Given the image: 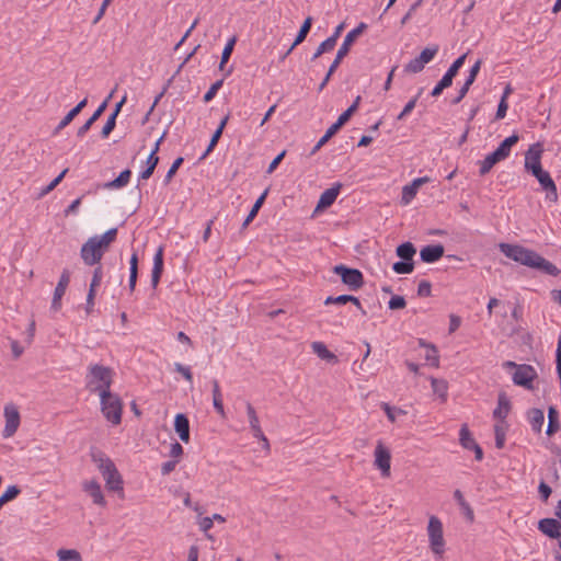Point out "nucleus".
<instances>
[{"instance_id": "obj_1", "label": "nucleus", "mask_w": 561, "mask_h": 561, "mask_svg": "<svg viewBox=\"0 0 561 561\" xmlns=\"http://www.w3.org/2000/svg\"><path fill=\"white\" fill-rule=\"evenodd\" d=\"M499 249L506 257L527 267L539 270L551 276H557L560 273L559 268L554 264L542 257L534 250L524 248L519 244L503 242L499 244Z\"/></svg>"}, {"instance_id": "obj_2", "label": "nucleus", "mask_w": 561, "mask_h": 561, "mask_svg": "<svg viewBox=\"0 0 561 561\" xmlns=\"http://www.w3.org/2000/svg\"><path fill=\"white\" fill-rule=\"evenodd\" d=\"M92 460L96 463L107 490L118 492L121 499L124 497V481L115 463L103 453L92 454Z\"/></svg>"}, {"instance_id": "obj_3", "label": "nucleus", "mask_w": 561, "mask_h": 561, "mask_svg": "<svg viewBox=\"0 0 561 561\" xmlns=\"http://www.w3.org/2000/svg\"><path fill=\"white\" fill-rule=\"evenodd\" d=\"M113 376L114 371L112 368L100 364H92L88 368L85 387L90 392L98 393L99 396L103 391L108 392L111 391Z\"/></svg>"}, {"instance_id": "obj_4", "label": "nucleus", "mask_w": 561, "mask_h": 561, "mask_svg": "<svg viewBox=\"0 0 561 561\" xmlns=\"http://www.w3.org/2000/svg\"><path fill=\"white\" fill-rule=\"evenodd\" d=\"M101 412L104 417L113 425H118L122 422L123 402L121 398L108 391L100 394Z\"/></svg>"}, {"instance_id": "obj_5", "label": "nucleus", "mask_w": 561, "mask_h": 561, "mask_svg": "<svg viewBox=\"0 0 561 561\" xmlns=\"http://www.w3.org/2000/svg\"><path fill=\"white\" fill-rule=\"evenodd\" d=\"M427 534L430 540V548L432 552L442 558L445 552V540L443 533V524L436 516H431L427 525Z\"/></svg>"}, {"instance_id": "obj_6", "label": "nucleus", "mask_w": 561, "mask_h": 561, "mask_svg": "<svg viewBox=\"0 0 561 561\" xmlns=\"http://www.w3.org/2000/svg\"><path fill=\"white\" fill-rule=\"evenodd\" d=\"M333 273L341 277V280L351 290H358L364 285L363 273L357 268H352L343 264L335 265Z\"/></svg>"}, {"instance_id": "obj_7", "label": "nucleus", "mask_w": 561, "mask_h": 561, "mask_svg": "<svg viewBox=\"0 0 561 561\" xmlns=\"http://www.w3.org/2000/svg\"><path fill=\"white\" fill-rule=\"evenodd\" d=\"M103 254L104 251L100 247V243L96 242V236L89 238L80 251L82 261L89 266L99 264Z\"/></svg>"}, {"instance_id": "obj_8", "label": "nucleus", "mask_w": 561, "mask_h": 561, "mask_svg": "<svg viewBox=\"0 0 561 561\" xmlns=\"http://www.w3.org/2000/svg\"><path fill=\"white\" fill-rule=\"evenodd\" d=\"M367 28V24L360 22L355 28L346 34L342 45L340 46L336 56L333 60V67L337 68L343 60V58L348 54L351 46L356 41V38Z\"/></svg>"}, {"instance_id": "obj_9", "label": "nucleus", "mask_w": 561, "mask_h": 561, "mask_svg": "<svg viewBox=\"0 0 561 561\" xmlns=\"http://www.w3.org/2000/svg\"><path fill=\"white\" fill-rule=\"evenodd\" d=\"M3 415L5 419V425L2 432V436L4 438H9L16 433L20 426L21 416L18 407L13 403H8L4 405Z\"/></svg>"}, {"instance_id": "obj_10", "label": "nucleus", "mask_w": 561, "mask_h": 561, "mask_svg": "<svg viewBox=\"0 0 561 561\" xmlns=\"http://www.w3.org/2000/svg\"><path fill=\"white\" fill-rule=\"evenodd\" d=\"M375 466L381 471L385 478L390 477L391 473V454L390 450L379 440L376 445L375 451Z\"/></svg>"}, {"instance_id": "obj_11", "label": "nucleus", "mask_w": 561, "mask_h": 561, "mask_svg": "<svg viewBox=\"0 0 561 561\" xmlns=\"http://www.w3.org/2000/svg\"><path fill=\"white\" fill-rule=\"evenodd\" d=\"M536 369L527 364H520L513 374V382L517 386L533 390V381L537 378Z\"/></svg>"}, {"instance_id": "obj_12", "label": "nucleus", "mask_w": 561, "mask_h": 561, "mask_svg": "<svg viewBox=\"0 0 561 561\" xmlns=\"http://www.w3.org/2000/svg\"><path fill=\"white\" fill-rule=\"evenodd\" d=\"M543 153V146L541 142H535L529 146L528 150L525 153V169L531 174L537 172V170L542 169L541 167V156Z\"/></svg>"}, {"instance_id": "obj_13", "label": "nucleus", "mask_w": 561, "mask_h": 561, "mask_svg": "<svg viewBox=\"0 0 561 561\" xmlns=\"http://www.w3.org/2000/svg\"><path fill=\"white\" fill-rule=\"evenodd\" d=\"M533 175L538 180L542 190L547 192V198H549L551 202H556L558 199L557 186L549 172L540 169L533 173Z\"/></svg>"}, {"instance_id": "obj_14", "label": "nucleus", "mask_w": 561, "mask_h": 561, "mask_svg": "<svg viewBox=\"0 0 561 561\" xmlns=\"http://www.w3.org/2000/svg\"><path fill=\"white\" fill-rule=\"evenodd\" d=\"M70 283V272L65 268L60 275L59 282L55 288L54 297L51 301V309L58 311L61 308V298L66 293V289Z\"/></svg>"}, {"instance_id": "obj_15", "label": "nucleus", "mask_w": 561, "mask_h": 561, "mask_svg": "<svg viewBox=\"0 0 561 561\" xmlns=\"http://www.w3.org/2000/svg\"><path fill=\"white\" fill-rule=\"evenodd\" d=\"M538 529L552 539L561 538V523L554 518H542L538 523Z\"/></svg>"}, {"instance_id": "obj_16", "label": "nucleus", "mask_w": 561, "mask_h": 561, "mask_svg": "<svg viewBox=\"0 0 561 561\" xmlns=\"http://www.w3.org/2000/svg\"><path fill=\"white\" fill-rule=\"evenodd\" d=\"M82 489L85 493H88L91 496L92 502L94 504L100 506L106 505V501L101 490V485L96 480L84 481L82 483Z\"/></svg>"}, {"instance_id": "obj_17", "label": "nucleus", "mask_w": 561, "mask_h": 561, "mask_svg": "<svg viewBox=\"0 0 561 561\" xmlns=\"http://www.w3.org/2000/svg\"><path fill=\"white\" fill-rule=\"evenodd\" d=\"M174 430L180 439L187 444L190 442V421L183 413H178L174 417Z\"/></svg>"}, {"instance_id": "obj_18", "label": "nucleus", "mask_w": 561, "mask_h": 561, "mask_svg": "<svg viewBox=\"0 0 561 561\" xmlns=\"http://www.w3.org/2000/svg\"><path fill=\"white\" fill-rule=\"evenodd\" d=\"M341 188L342 184L340 182L334 183L330 188H327L320 195L317 208L319 209L330 207L335 202Z\"/></svg>"}, {"instance_id": "obj_19", "label": "nucleus", "mask_w": 561, "mask_h": 561, "mask_svg": "<svg viewBox=\"0 0 561 561\" xmlns=\"http://www.w3.org/2000/svg\"><path fill=\"white\" fill-rule=\"evenodd\" d=\"M445 249L442 244L426 245L421 252V260L425 263H434L443 257Z\"/></svg>"}, {"instance_id": "obj_20", "label": "nucleus", "mask_w": 561, "mask_h": 561, "mask_svg": "<svg viewBox=\"0 0 561 561\" xmlns=\"http://www.w3.org/2000/svg\"><path fill=\"white\" fill-rule=\"evenodd\" d=\"M511 401L505 392H500L497 397V407L493 411V417L505 423V419L511 411Z\"/></svg>"}, {"instance_id": "obj_21", "label": "nucleus", "mask_w": 561, "mask_h": 561, "mask_svg": "<svg viewBox=\"0 0 561 561\" xmlns=\"http://www.w3.org/2000/svg\"><path fill=\"white\" fill-rule=\"evenodd\" d=\"M245 410H247L250 430L253 434V437H263V431H262V427L260 424L257 413L251 402H249V401L245 402Z\"/></svg>"}, {"instance_id": "obj_22", "label": "nucleus", "mask_w": 561, "mask_h": 561, "mask_svg": "<svg viewBox=\"0 0 561 561\" xmlns=\"http://www.w3.org/2000/svg\"><path fill=\"white\" fill-rule=\"evenodd\" d=\"M88 101L83 99L80 101L73 108H71L66 116L59 122V124L55 127L53 134H59L66 126H68L77 115L85 107Z\"/></svg>"}, {"instance_id": "obj_23", "label": "nucleus", "mask_w": 561, "mask_h": 561, "mask_svg": "<svg viewBox=\"0 0 561 561\" xmlns=\"http://www.w3.org/2000/svg\"><path fill=\"white\" fill-rule=\"evenodd\" d=\"M111 98H112V93L108 95V98L105 101L102 102V104H100V106L94 111V113L90 116V118L82 126H80L78 128L77 136L79 138L83 137L89 131L91 126L100 118V116L103 114V112L105 111V108L107 106L108 99H111Z\"/></svg>"}, {"instance_id": "obj_24", "label": "nucleus", "mask_w": 561, "mask_h": 561, "mask_svg": "<svg viewBox=\"0 0 561 561\" xmlns=\"http://www.w3.org/2000/svg\"><path fill=\"white\" fill-rule=\"evenodd\" d=\"M162 272H163V250H162V248H159V250L157 251V253L154 254V257H153V267H152V273H151V285L153 288H157V286L160 282Z\"/></svg>"}, {"instance_id": "obj_25", "label": "nucleus", "mask_w": 561, "mask_h": 561, "mask_svg": "<svg viewBox=\"0 0 561 561\" xmlns=\"http://www.w3.org/2000/svg\"><path fill=\"white\" fill-rule=\"evenodd\" d=\"M504 159L497 153L495 150L491 153H489L482 161L479 162L480 170L479 174L481 176H484L488 174L491 169L499 162L503 161Z\"/></svg>"}, {"instance_id": "obj_26", "label": "nucleus", "mask_w": 561, "mask_h": 561, "mask_svg": "<svg viewBox=\"0 0 561 561\" xmlns=\"http://www.w3.org/2000/svg\"><path fill=\"white\" fill-rule=\"evenodd\" d=\"M527 416L533 431L540 433L545 422L543 411L541 409L533 408L528 411Z\"/></svg>"}, {"instance_id": "obj_27", "label": "nucleus", "mask_w": 561, "mask_h": 561, "mask_svg": "<svg viewBox=\"0 0 561 561\" xmlns=\"http://www.w3.org/2000/svg\"><path fill=\"white\" fill-rule=\"evenodd\" d=\"M560 430V422H559V412L554 407H549L548 409V425L546 430V434L548 436H552Z\"/></svg>"}, {"instance_id": "obj_28", "label": "nucleus", "mask_w": 561, "mask_h": 561, "mask_svg": "<svg viewBox=\"0 0 561 561\" xmlns=\"http://www.w3.org/2000/svg\"><path fill=\"white\" fill-rule=\"evenodd\" d=\"M312 351L323 360L337 363V357L322 342H313Z\"/></svg>"}, {"instance_id": "obj_29", "label": "nucleus", "mask_w": 561, "mask_h": 561, "mask_svg": "<svg viewBox=\"0 0 561 561\" xmlns=\"http://www.w3.org/2000/svg\"><path fill=\"white\" fill-rule=\"evenodd\" d=\"M519 140V136L516 134H513L512 136L505 138L500 146L495 149L497 153L505 160L512 150V147L516 145Z\"/></svg>"}, {"instance_id": "obj_30", "label": "nucleus", "mask_w": 561, "mask_h": 561, "mask_svg": "<svg viewBox=\"0 0 561 561\" xmlns=\"http://www.w3.org/2000/svg\"><path fill=\"white\" fill-rule=\"evenodd\" d=\"M312 18L311 16H307L304 21V23L301 24L299 31H298V34L296 35V38L294 41V43L291 44V46L289 47V51H293V49L298 46L299 44H301L308 33L310 32V28H311V25H312Z\"/></svg>"}, {"instance_id": "obj_31", "label": "nucleus", "mask_w": 561, "mask_h": 561, "mask_svg": "<svg viewBox=\"0 0 561 561\" xmlns=\"http://www.w3.org/2000/svg\"><path fill=\"white\" fill-rule=\"evenodd\" d=\"M416 249L411 242H404L397 247L396 254L403 261L413 262Z\"/></svg>"}, {"instance_id": "obj_32", "label": "nucleus", "mask_w": 561, "mask_h": 561, "mask_svg": "<svg viewBox=\"0 0 561 561\" xmlns=\"http://www.w3.org/2000/svg\"><path fill=\"white\" fill-rule=\"evenodd\" d=\"M419 344L421 347H426L427 352L425 354V359L433 366H439V356L437 347L434 344L426 343L424 340H420Z\"/></svg>"}, {"instance_id": "obj_33", "label": "nucleus", "mask_w": 561, "mask_h": 561, "mask_svg": "<svg viewBox=\"0 0 561 561\" xmlns=\"http://www.w3.org/2000/svg\"><path fill=\"white\" fill-rule=\"evenodd\" d=\"M268 194V188H266L260 196L259 198L255 201L254 205L252 206L250 213L248 214L247 218L244 219L243 224H242V228H245L248 227V225L255 218V216L257 215L260 208L262 207V205L264 204L265 202V198Z\"/></svg>"}, {"instance_id": "obj_34", "label": "nucleus", "mask_w": 561, "mask_h": 561, "mask_svg": "<svg viewBox=\"0 0 561 561\" xmlns=\"http://www.w3.org/2000/svg\"><path fill=\"white\" fill-rule=\"evenodd\" d=\"M419 188L420 180H413L411 184L403 186L401 202L404 205L409 204L415 197Z\"/></svg>"}, {"instance_id": "obj_35", "label": "nucleus", "mask_w": 561, "mask_h": 561, "mask_svg": "<svg viewBox=\"0 0 561 561\" xmlns=\"http://www.w3.org/2000/svg\"><path fill=\"white\" fill-rule=\"evenodd\" d=\"M341 127L334 123L325 131V134L318 140L312 148L310 154H314L321 147H323L340 129Z\"/></svg>"}, {"instance_id": "obj_36", "label": "nucleus", "mask_w": 561, "mask_h": 561, "mask_svg": "<svg viewBox=\"0 0 561 561\" xmlns=\"http://www.w3.org/2000/svg\"><path fill=\"white\" fill-rule=\"evenodd\" d=\"M454 497L458 502V504L461 507V510H462L465 516L467 517V519L469 522H473V519H474L473 510L471 508L469 503L465 500L461 491L460 490H456L454 492Z\"/></svg>"}, {"instance_id": "obj_37", "label": "nucleus", "mask_w": 561, "mask_h": 561, "mask_svg": "<svg viewBox=\"0 0 561 561\" xmlns=\"http://www.w3.org/2000/svg\"><path fill=\"white\" fill-rule=\"evenodd\" d=\"M131 176V171L126 169L122 171L116 179L105 184L107 188H121L128 184Z\"/></svg>"}, {"instance_id": "obj_38", "label": "nucleus", "mask_w": 561, "mask_h": 561, "mask_svg": "<svg viewBox=\"0 0 561 561\" xmlns=\"http://www.w3.org/2000/svg\"><path fill=\"white\" fill-rule=\"evenodd\" d=\"M431 385L434 393L438 394V397L445 401L447 398L448 383L444 379H438L435 377L431 378Z\"/></svg>"}, {"instance_id": "obj_39", "label": "nucleus", "mask_w": 561, "mask_h": 561, "mask_svg": "<svg viewBox=\"0 0 561 561\" xmlns=\"http://www.w3.org/2000/svg\"><path fill=\"white\" fill-rule=\"evenodd\" d=\"M360 100L362 99L359 95L356 96L353 104L339 116V118L335 123L340 127H342L344 124H346L348 122V119L351 118V116L357 111Z\"/></svg>"}, {"instance_id": "obj_40", "label": "nucleus", "mask_w": 561, "mask_h": 561, "mask_svg": "<svg viewBox=\"0 0 561 561\" xmlns=\"http://www.w3.org/2000/svg\"><path fill=\"white\" fill-rule=\"evenodd\" d=\"M459 435L460 444L463 448L471 450L472 447L477 445V442L472 437L466 424L461 426Z\"/></svg>"}, {"instance_id": "obj_41", "label": "nucleus", "mask_w": 561, "mask_h": 561, "mask_svg": "<svg viewBox=\"0 0 561 561\" xmlns=\"http://www.w3.org/2000/svg\"><path fill=\"white\" fill-rule=\"evenodd\" d=\"M159 163V157H153V154H149L146 161V169L141 171L139 178L141 180H148L154 172L156 167Z\"/></svg>"}, {"instance_id": "obj_42", "label": "nucleus", "mask_w": 561, "mask_h": 561, "mask_svg": "<svg viewBox=\"0 0 561 561\" xmlns=\"http://www.w3.org/2000/svg\"><path fill=\"white\" fill-rule=\"evenodd\" d=\"M116 228L108 229L102 237H96V242L100 243L102 250L105 251L110 247V244L116 239Z\"/></svg>"}, {"instance_id": "obj_43", "label": "nucleus", "mask_w": 561, "mask_h": 561, "mask_svg": "<svg viewBox=\"0 0 561 561\" xmlns=\"http://www.w3.org/2000/svg\"><path fill=\"white\" fill-rule=\"evenodd\" d=\"M57 556L59 561H82L80 553L75 549H59Z\"/></svg>"}, {"instance_id": "obj_44", "label": "nucleus", "mask_w": 561, "mask_h": 561, "mask_svg": "<svg viewBox=\"0 0 561 561\" xmlns=\"http://www.w3.org/2000/svg\"><path fill=\"white\" fill-rule=\"evenodd\" d=\"M21 493V490L16 485L9 486L0 496V508L8 502L14 500L19 494Z\"/></svg>"}, {"instance_id": "obj_45", "label": "nucleus", "mask_w": 561, "mask_h": 561, "mask_svg": "<svg viewBox=\"0 0 561 561\" xmlns=\"http://www.w3.org/2000/svg\"><path fill=\"white\" fill-rule=\"evenodd\" d=\"M68 172V168L64 169L47 186L41 190L39 197H43L50 193L65 178Z\"/></svg>"}, {"instance_id": "obj_46", "label": "nucleus", "mask_w": 561, "mask_h": 561, "mask_svg": "<svg viewBox=\"0 0 561 561\" xmlns=\"http://www.w3.org/2000/svg\"><path fill=\"white\" fill-rule=\"evenodd\" d=\"M392 270L397 274H410L414 270V262L399 261L392 265Z\"/></svg>"}, {"instance_id": "obj_47", "label": "nucleus", "mask_w": 561, "mask_h": 561, "mask_svg": "<svg viewBox=\"0 0 561 561\" xmlns=\"http://www.w3.org/2000/svg\"><path fill=\"white\" fill-rule=\"evenodd\" d=\"M335 44H334V39H329L327 38L325 41H323L319 46L318 48L316 49L314 54L312 55L311 57V60H316L317 58H319L322 54L327 53V51H330L334 48Z\"/></svg>"}, {"instance_id": "obj_48", "label": "nucleus", "mask_w": 561, "mask_h": 561, "mask_svg": "<svg viewBox=\"0 0 561 561\" xmlns=\"http://www.w3.org/2000/svg\"><path fill=\"white\" fill-rule=\"evenodd\" d=\"M422 92H423V89L421 88L419 90L417 94L405 104L402 112L397 117L398 121L403 119L408 114H410L413 111Z\"/></svg>"}, {"instance_id": "obj_49", "label": "nucleus", "mask_w": 561, "mask_h": 561, "mask_svg": "<svg viewBox=\"0 0 561 561\" xmlns=\"http://www.w3.org/2000/svg\"><path fill=\"white\" fill-rule=\"evenodd\" d=\"M494 433H495V446H496V448L501 449L504 447V443H505L504 423L495 424Z\"/></svg>"}, {"instance_id": "obj_50", "label": "nucleus", "mask_w": 561, "mask_h": 561, "mask_svg": "<svg viewBox=\"0 0 561 561\" xmlns=\"http://www.w3.org/2000/svg\"><path fill=\"white\" fill-rule=\"evenodd\" d=\"M437 51H438L437 45L430 46V47L424 48L421 51V54L417 56V58L425 65V64L430 62L435 57Z\"/></svg>"}, {"instance_id": "obj_51", "label": "nucleus", "mask_w": 561, "mask_h": 561, "mask_svg": "<svg viewBox=\"0 0 561 561\" xmlns=\"http://www.w3.org/2000/svg\"><path fill=\"white\" fill-rule=\"evenodd\" d=\"M116 126V116L115 114H110L102 130H101V137L103 139L107 138L110 134L113 131V129Z\"/></svg>"}, {"instance_id": "obj_52", "label": "nucleus", "mask_w": 561, "mask_h": 561, "mask_svg": "<svg viewBox=\"0 0 561 561\" xmlns=\"http://www.w3.org/2000/svg\"><path fill=\"white\" fill-rule=\"evenodd\" d=\"M424 67L425 65L417 57H415L405 65L404 71L409 73H417L421 72Z\"/></svg>"}, {"instance_id": "obj_53", "label": "nucleus", "mask_w": 561, "mask_h": 561, "mask_svg": "<svg viewBox=\"0 0 561 561\" xmlns=\"http://www.w3.org/2000/svg\"><path fill=\"white\" fill-rule=\"evenodd\" d=\"M222 83H224V79H220V80H217L216 82H214L210 88L208 89V91L204 94V102H209L211 101L217 91L222 87Z\"/></svg>"}, {"instance_id": "obj_54", "label": "nucleus", "mask_w": 561, "mask_h": 561, "mask_svg": "<svg viewBox=\"0 0 561 561\" xmlns=\"http://www.w3.org/2000/svg\"><path fill=\"white\" fill-rule=\"evenodd\" d=\"M183 161H184L183 157H179L173 161V163L171 164L170 169L167 172V175L164 179L165 184H168L171 181V179L174 176V174L176 173L179 168L182 165Z\"/></svg>"}, {"instance_id": "obj_55", "label": "nucleus", "mask_w": 561, "mask_h": 561, "mask_svg": "<svg viewBox=\"0 0 561 561\" xmlns=\"http://www.w3.org/2000/svg\"><path fill=\"white\" fill-rule=\"evenodd\" d=\"M407 305V301L403 296L394 295L390 298L388 306L391 310L403 309Z\"/></svg>"}, {"instance_id": "obj_56", "label": "nucleus", "mask_w": 561, "mask_h": 561, "mask_svg": "<svg viewBox=\"0 0 561 561\" xmlns=\"http://www.w3.org/2000/svg\"><path fill=\"white\" fill-rule=\"evenodd\" d=\"M481 65H482V60L478 59L476 61V64L471 67L470 71H469V76L466 79L465 83L469 84L470 87L472 85V83L474 82V80L480 71Z\"/></svg>"}, {"instance_id": "obj_57", "label": "nucleus", "mask_w": 561, "mask_h": 561, "mask_svg": "<svg viewBox=\"0 0 561 561\" xmlns=\"http://www.w3.org/2000/svg\"><path fill=\"white\" fill-rule=\"evenodd\" d=\"M466 57H467V54H463L461 56H459L453 64L451 66L448 68L447 72H449L451 76L456 77L459 69L462 67V65L465 64V60H466Z\"/></svg>"}, {"instance_id": "obj_58", "label": "nucleus", "mask_w": 561, "mask_h": 561, "mask_svg": "<svg viewBox=\"0 0 561 561\" xmlns=\"http://www.w3.org/2000/svg\"><path fill=\"white\" fill-rule=\"evenodd\" d=\"M102 277H103L102 266L99 265L93 271L92 280H91L89 289H94L96 291V287L100 286Z\"/></svg>"}, {"instance_id": "obj_59", "label": "nucleus", "mask_w": 561, "mask_h": 561, "mask_svg": "<svg viewBox=\"0 0 561 561\" xmlns=\"http://www.w3.org/2000/svg\"><path fill=\"white\" fill-rule=\"evenodd\" d=\"M417 295L420 297H430L432 295V285L428 280H421L419 283Z\"/></svg>"}, {"instance_id": "obj_60", "label": "nucleus", "mask_w": 561, "mask_h": 561, "mask_svg": "<svg viewBox=\"0 0 561 561\" xmlns=\"http://www.w3.org/2000/svg\"><path fill=\"white\" fill-rule=\"evenodd\" d=\"M228 119H229V114H227L219 123L218 127L216 128V130L214 131L213 136L210 139L214 140V142H218L221 135H222V131L228 123Z\"/></svg>"}, {"instance_id": "obj_61", "label": "nucleus", "mask_w": 561, "mask_h": 561, "mask_svg": "<svg viewBox=\"0 0 561 561\" xmlns=\"http://www.w3.org/2000/svg\"><path fill=\"white\" fill-rule=\"evenodd\" d=\"M174 369H175V371L180 373L185 378V380H187L188 382L193 381V375L188 367H186L180 363H175Z\"/></svg>"}, {"instance_id": "obj_62", "label": "nucleus", "mask_w": 561, "mask_h": 561, "mask_svg": "<svg viewBox=\"0 0 561 561\" xmlns=\"http://www.w3.org/2000/svg\"><path fill=\"white\" fill-rule=\"evenodd\" d=\"M286 156V150H283L282 152H279L273 160L272 162L270 163L267 170H266V173L267 174H271L273 173L276 168L278 167V164L283 161V159L285 158Z\"/></svg>"}, {"instance_id": "obj_63", "label": "nucleus", "mask_w": 561, "mask_h": 561, "mask_svg": "<svg viewBox=\"0 0 561 561\" xmlns=\"http://www.w3.org/2000/svg\"><path fill=\"white\" fill-rule=\"evenodd\" d=\"M183 453H184V450H183V447H182V445L180 443L174 442V443L171 444L170 456L173 459L179 460L182 457Z\"/></svg>"}, {"instance_id": "obj_64", "label": "nucleus", "mask_w": 561, "mask_h": 561, "mask_svg": "<svg viewBox=\"0 0 561 561\" xmlns=\"http://www.w3.org/2000/svg\"><path fill=\"white\" fill-rule=\"evenodd\" d=\"M538 492L540 494L541 500L543 502H547L552 491L551 488L546 482L541 481L538 486Z\"/></svg>"}]
</instances>
